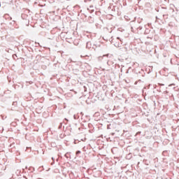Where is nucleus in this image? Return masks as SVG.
Wrapping results in <instances>:
<instances>
[{"label": "nucleus", "mask_w": 179, "mask_h": 179, "mask_svg": "<svg viewBox=\"0 0 179 179\" xmlns=\"http://www.w3.org/2000/svg\"><path fill=\"white\" fill-rule=\"evenodd\" d=\"M76 155H80V150L77 151Z\"/></svg>", "instance_id": "nucleus-14"}, {"label": "nucleus", "mask_w": 179, "mask_h": 179, "mask_svg": "<svg viewBox=\"0 0 179 179\" xmlns=\"http://www.w3.org/2000/svg\"><path fill=\"white\" fill-rule=\"evenodd\" d=\"M108 9H111V7H108Z\"/></svg>", "instance_id": "nucleus-22"}, {"label": "nucleus", "mask_w": 179, "mask_h": 179, "mask_svg": "<svg viewBox=\"0 0 179 179\" xmlns=\"http://www.w3.org/2000/svg\"><path fill=\"white\" fill-rule=\"evenodd\" d=\"M131 31L133 33H138L139 30H142L143 29V26H145V24L143 23V21L142 20H138L137 22H131Z\"/></svg>", "instance_id": "nucleus-1"}, {"label": "nucleus", "mask_w": 179, "mask_h": 179, "mask_svg": "<svg viewBox=\"0 0 179 179\" xmlns=\"http://www.w3.org/2000/svg\"><path fill=\"white\" fill-rule=\"evenodd\" d=\"M163 16H164H164H166V15L165 14H164Z\"/></svg>", "instance_id": "nucleus-21"}, {"label": "nucleus", "mask_w": 179, "mask_h": 179, "mask_svg": "<svg viewBox=\"0 0 179 179\" xmlns=\"http://www.w3.org/2000/svg\"><path fill=\"white\" fill-rule=\"evenodd\" d=\"M61 128H62V123H60V124L59 126V129H61Z\"/></svg>", "instance_id": "nucleus-13"}, {"label": "nucleus", "mask_w": 179, "mask_h": 179, "mask_svg": "<svg viewBox=\"0 0 179 179\" xmlns=\"http://www.w3.org/2000/svg\"><path fill=\"white\" fill-rule=\"evenodd\" d=\"M141 134V131H138L136 133V135H139Z\"/></svg>", "instance_id": "nucleus-16"}, {"label": "nucleus", "mask_w": 179, "mask_h": 179, "mask_svg": "<svg viewBox=\"0 0 179 179\" xmlns=\"http://www.w3.org/2000/svg\"><path fill=\"white\" fill-rule=\"evenodd\" d=\"M143 26H144L145 28V31H144V34H149V33H150V29L146 28V25H145V24H144Z\"/></svg>", "instance_id": "nucleus-4"}, {"label": "nucleus", "mask_w": 179, "mask_h": 179, "mask_svg": "<svg viewBox=\"0 0 179 179\" xmlns=\"http://www.w3.org/2000/svg\"><path fill=\"white\" fill-rule=\"evenodd\" d=\"M131 158H132V154H131V153H129V155H127L126 156V159H127V160H129Z\"/></svg>", "instance_id": "nucleus-8"}, {"label": "nucleus", "mask_w": 179, "mask_h": 179, "mask_svg": "<svg viewBox=\"0 0 179 179\" xmlns=\"http://www.w3.org/2000/svg\"><path fill=\"white\" fill-rule=\"evenodd\" d=\"M74 120H76V115H74Z\"/></svg>", "instance_id": "nucleus-18"}, {"label": "nucleus", "mask_w": 179, "mask_h": 179, "mask_svg": "<svg viewBox=\"0 0 179 179\" xmlns=\"http://www.w3.org/2000/svg\"><path fill=\"white\" fill-rule=\"evenodd\" d=\"M169 86H174V85H173V84H172V85H169Z\"/></svg>", "instance_id": "nucleus-19"}, {"label": "nucleus", "mask_w": 179, "mask_h": 179, "mask_svg": "<svg viewBox=\"0 0 179 179\" xmlns=\"http://www.w3.org/2000/svg\"><path fill=\"white\" fill-rule=\"evenodd\" d=\"M4 16H5V17H6V16H9V15L6 14Z\"/></svg>", "instance_id": "nucleus-17"}, {"label": "nucleus", "mask_w": 179, "mask_h": 179, "mask_svg": "<svg viewBox=\"0 0 179 179\" xmlns=\"http://www.w3.org/2000/svg\"><path fill=\"white\" fill-rule=\"evenodd\" d=\"M112 10H114V8H112Z\"/></svg>", "instance_id": "nucleus-24"}, {"label": "nucleus", "mask_w": 179, "mask_h": 179, "mask_svg": "<svg viewBox=\"0 0 179 179\" xmlns=\"http://www.w3.org/2000/svg\"><path fill=\"white\" fill-rule=\"evenodd\" d=\"M21 17L22 19H26V17H27V15H26V14H22Z\"/></svg>", "instance_id": "nucleus-10"}, {"label": "nucleus", "mask_w": 179, "mask_h": 179, "mask_svg": "<svg viewBox=\"0 0 179 179\" xmlns=\"http://www.w3.org/2000/svg\"><path fill=\"white\" fill-rule=\"evenodd\" d=\"M66 159H69V157H71V152H66L65 155H64Z\"/></svg>", "instance_id": "nucleus-7"}, {"label": "nucleus", "mask_w": 179, "mask_h": 179, "mask_svg": "<svg viewBox=\"0 0 179 179\" xmlns=\"http://www.w3.org/2000/svg\"><path fill=\"white\" fill-rule=\"evenodd\" d=\"M156 19L157 20V19H159V17H156Z\"/></svg>", "instance_id": "nucleus-23"}, {"label": "nucleus", "mask_w": 179, "mask_h": 179, "mask_svg": "<svg viewBox=\"0 0 179 179\" xmlns=\"http://www.w3.org/2000/svg\"><path fill=\"white\" fill-rule=\"evenodd\" d=\"M106 58H108V54L98 57L97 60L99 61V62H103V61H104V58H106Z\"/></svg>", "instance_id": "nucleus-3"}, {"label": "nucleus", "mask_w": 179, "mask_h": 179, "mask_svg": "<svg viewBox=\"0 0 179 179\" xmlns=\"http://www.w3.org/2000/svg\"><path fill=\"white\" fill-rule=\"evenodd\" d=\"M147 38H150V40H152V38H153V36H148Z\"/></svg>", "instance_id": "nucleus-15"}, {"label": "nucleus", "mask_w": 179, "mask_h": 179, "mask_svg": "<svg viewBox=\"0 0 179 179\" xmlns=\"http://www.w3.org/2000/svg\"><path fill=\"white\" fill-rule=\"evenodd\" d=\"M81 115H83V113H81Z\"/></svg>", "instance_id": "nucleus-25"}, {"label": "nucleus", "mask_w": 179, "mask_h": 179, "mask_svg": "<svg viewBox=\"0 0 179 179\" xmlns=\"http://www.w3.org/2000/svg\"><path fill=\"white\" fill-rule=\"evenodd\" d=\"M29 171H31V173H33L34 171V168H33L32 166L29 168Z\"/></svg>", "instance_id": "nucleus-11"}, {"label": "nucleus", "mask_w": 179, "mask_h": 179, "mask_svg": "<svg viewBox=\"0 0 179 179\" xmlns=\"http://www.w3.org/2000/svg\"><path fill=\"white\" fill-rule=\"evenodd\" d=\"M87 10L90 12V13H93V12H94V10L93 9V6H90V8H88Z\"/></svg>", "instance_id": "nucleus-6"}, {"label": "nucleus", "mask_w": 179, "mask_h": 179, "mask_svg": "<svg viewBox=\"0 0 179 179\" xmlns=\"http://www.w3.org/2000/svg\"><path fill=\"white\" fill-rule=\"evenodd\" d=\"M107 65H108V66H111V65H113V62H111V61H110V60L107 61Z\"/></svg>", "instance_id": "nucleus-9"}, {"label": "nucleus", "mask_w": 179, "mask_h": 179, "mask_svg": "<svg viewBox=\"0 0 179 179\" xmlns=\"http://www.w3.org/2000/svg\"><path fill=\"white\" fill-rule=\"evenodd\" d=\"M86 48H88V50H90V48H92V42H87Z\"/></svg>", "instance_id": "nucleus-5"}, {"label": "nucleus", "mask_w": 179, "mask_h": 179, "mask_svg": "<svg viewBox=\"0 0 179 179\" xmlns=\"http://www.w3.org/2000/svg\"><path fill=\"white\" fill-rule=\"evenodd\" d=\"M111 43L113 44L115 47L120 48V47H122V45L124 44V41L120 37H117L115 39L114 38L112 39Z\"/></svg>", "instance_id": "nucleus-2"}, {"label": "nucleus", "mask_w": 179, "mask_h": 179, "mask_svg": "<svg viewBox=\"0 0 179 179\" xmlns=\"http://www.w3.org/2000/svg\"><path fill=\"white\" fill-rule=\"evenodd\" d=\"M52 159L53 160V162L51 163V165L52 166L53 164H55V160L54 159V157H52Z\"/></svg>", "instance_id": "nucleus-12"}, {"label": "nucleus", "mask_w": 179, "mask_h": 179, "mask_svg": "<svg viewBox=\"0 0 179 179\" xmlns=\"http://www.w3.org/2000/svg\"><path fill=\"white\" fill-rule=\"evenodd\" d=\"M66 121H68L66 119H65Z\"/></svg>", "instance_id": "nucleus-26"}, {"label": "nucleus", "mask_w": 179, "mask_h": 179, "mask_svg": "<svg viewBox=\"0 0 179 179\" xmlns=\"http://www.w3.org/2000/svg\"><path fill=\"white\" fill-rule=\"evenodd\" d=\"M10 20H12V17H10Z\"/></svg>", "instance_id": "nucleus-20"}]
</instances>
